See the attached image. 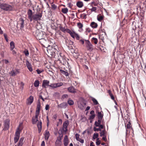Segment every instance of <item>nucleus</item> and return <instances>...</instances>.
<instances>
[{
	"label": "nucleus",
	"instance_id": "24",
	"mask_svg": "<svg viewBox=\"0 0 146 146\" xmlns=\"http://www.w3.org/2000/svg\"><path fill=\"white\" fill-rule=\"evenodd\" d=\"M91 98L94 105H97L99 104L97 100L95 98L93 97H91Z\"/></svg>",
	"mask_w": 146,
	"mask_h": 146
},
{
	"label": "nucleus",
	"instance_id": "13",
	"mask_svg": "<svg viewBox=\"0 0 146 146\" xmlns=\"http://www.w3.org/2000/svg\"><path fill=\"white\" fill-rule=\"evenodd\" d=\"M80 135L78 133H76L75 134L76 139L77 141H79L82 143H84V140L79 138Z\"/></svg>",
	"mask_w": 146,
	"mask_h": 146
},
{
	"label": "nucleus",
	"instance_id": "51",
	"mask_svg": "<svg viewBox=\"0 0 146 146\" xmlns=\"http://www.w3.org/2000/svg\"><path fill=\"white\" fill-rule=\"evenodd\" d=\"M94 131H101V129L100 128H96L95 127H94Z\"/></svg>",
	"mask_w": 146,
	"mask_h": 146
},
{
	"label": "nucleus",
	"instance_id": "41",
	"mask_svg": "<svg viewBox=\"0 0 146 146\" xmlns=\"http://www.w3.org/2000/svg\"><path fill=\"white\" fill-rule=\"evenodd\" d=\"M98 133H94L93 135V138L95 139L96 138H98Z\"/></svg>",
	"mask_w": 146,
	"mask_h": 146
},
{
	"label": "nucleus",
	"instance_id": "8",
	"mask_svg": "<svg viewBox=\"0 0 146 146\" xmlns=\"http://www.w3.org/2000/svg\"><path fill=\"white\" fill-rule=\"evenodd\" d=\"M10 120L9 119H6L4 122V127L3 129L4 130H8L9 127Z\"/></svg>",
	"mask_w": 146,
	"mask_h": 146
},
{
	"label": "nucleus",
	"instance_id": "54",
	"mask_svg": "<svg viewBox=\"0 0 146 146\" xmlns=\"http://www.w3.org/2000/svg\"><path fill=\"white\" fill-rule=\"evenodd\" d=\"M68 95L67 94H66L63 95L62 96V98L63 99H64L65 98H68Z\"/></svg>",
	"mask_w": 146,
	"mask_h": 146
},
{
	"label": "nucleus",
	"instance_id": "33",
	"mask_svg": "<svg viewBox=\"0 0 146 146\" xmlns=\"http://www.w3.org/2000/svg\"><path fill=\"white\" fill-rule=\"evenodd\" d=\"M58 133L59 134V135L58 137L59 138L62 139L63 136V134L62 131H60V130H59Z\"/></svg>",
	"mask_w": 146,
	"mask_h": 146
},
{
	"label": "nucleus",
	"instance_id": "14",
	"mask_svg": "<svg viewBox=\"0 0 146 146\" xmlns=\"http://www.w3.org/2000/svg\"><path fill=\"white\" fill-rule=\"evenodd\" d=\"M33 96H31L27 99V104L28 105H30L33 103Z\"/></svg>",
	"mask_w": 146,
	"mask_h": 146
},
{
	"label": "nucleus",
	"instance_id": "62",
	"mask_svg": "<svg viewBox=\"0 0 146 146\" xmlns=\"http://www.w3.org/2000/svg\"><path fill=\"white\" fill-rule=\"evenodd\" d=\"M62 139L58 137L57 139L56 140L58 142H61Z\"/></svg>",
	"mask_w": 146,
	"mask_h": 146
},
{
	"label": "nucleus",
	"instance_id": "25",
	"mask_svg": "<svg viewBox=\"0 0 146 146\" xmlns=\"http://www.w3.org/2000/svg\"><path fill=\"white\" fill-rule=\"evenodd\" d=\"M90 26L92 28H96L97 27L98 25L96 23L93 22L91 23Z\"/></svg>",
	"mask_w": 146,
	"mask_h": 146
},
{
	"label": "nucleus",
	"instance_id": "10",
	"mask_svg": "<svg viewBox=\"0 0 146 146\" xmlns=\"http://www.w3.org/2000/svg\"><path fill=\"white\" fill-rule=\"evenodd\" d=\"M49 81L47 80H44L42 82V87L43 88H46L48 86H49Z\"/></svg>",
	"mask_w": 146,
	"mask_h": 146
},
{
	"label": "nucleus",
	"instance_id": "37",
	"mask_svg": "<svg viewBox=\"0 0 146 146\" xmlns=\"http://www.w3.org/2000/svg\"><path fill=\"white\" fill-rule=\"evenodd\" d=\"M59 28L61 31L65 33V29L64 28L62 27L61 25H60L59 26Z\"/></svg>",
	"mask_w": 146,
	"mask_h": 146
},
{
	"label": "nucleus",
	"instance_id": "22",
	"mask_svg": "<svg viewBox=\"0 0 146 146\" xmlns=\"http://www.w3.org/2000/svg\"><path fill=\"white\" fill-rule=\"evenodd\" d=\"M60 71L61 73L66 76H68L69 75L67 71L63 70L62 69H60Z\"/></svg>",
	"mask_w": 146,
	"mask_h": 146
},
{
	"label": "nucleus",
	"instance_id": "28",
	"mask_svg": "<svg viewBox=\"0 0 146 146\" xmlns=\"http://www.w3.org/2000/svg\"><path fill=\"white\" fill-rule=\"evenodd\" d=\"M32 123L33 124H35L38 121V117H33L32 119Z\"/></svg>",
	"mask_w": 146,
	"mask_h": 146
},
{
	"label": "nucleus",
	"instance_id": "35",
	"mask_svg": "<svg viewBox=\"0 0 146 146\" xmlns=\"http://www.w3.org/2000/svg\"><path fill=\"white\" fill-rule=\"evenodd\" d=\"M105 130H102L100 133V135L101 137L105 136Z\"/></svg>",
	"mask_w": 146,
	"mask_h": 146
},
{
	"label": "nucleus",
	"instance_id": "57",
	"mask_svg": "<svg viewBox=\"0 0 146 146\" xmlns=\"http://www.w3.org/2000/svg\"><path fill=\"white\" fill-rule=\"evenodd\" d=\"M36 71H37V73L38 74H40V73L42 72V71H43V70H40L38 69H37L36 70Z\"/></svg>",
	"mask_w": 146,
	"mask_h": 146
},
{
	"label": "nucleus",
	"instance_id": "30",
	"mask_svg": "<svg viewBox=\"0 0 146 146\" xmlns=\"http://www.w3.org/2000/svg\"><path fill=\"white\" fill-rule=\"evenodd\" d=\"M126 128V133L128 131V129H129L131 127V126L130 122H128V123L127 124L126 126H125Z\"/></svg>",
	"mask_w": 146,
	"mask_h": 146
},
{
	"label": "nucleus",
	"instance_id": "34",
	"mask_svg": "<svg viewBox=\"0 0 146 146\" xmlns=\"http://www.w3.org/2000/svg\"><path fill=\"white\" fill-rule=\"evenodd\" d=\"M76 34L74 32H71L70 34L71 36L73 38H75V34Z\"/></svg>",
	"mask_w": 146,
	"mask_h": 146
},
{
	"label": "nucleus",
	"instance_id": "1",
	"mask_svg": "<svg viewBox=\"0 0 146 146\" xmlns=\"http://www.w3.org/2000/svg\"><path fill=\"white\" fill-rule=\"evenodd\" d=\"M28 17L31 22L33 20L35 21H38L41 20V18L42 16V13H36L33 15L32 11L29 9L28 12Z\"/></svg>",
	"mask_w": 146,
	"mask_h": 146
},
{
	"label": "nucleus",
	"instance_id": "58",
	"mask_svg": "<svg viewBox=\"0 0 146 146\" xmlns=\"http://www.w3.org/2000/svg\"><path fill=\"white\" fill-rule=\"evenodd\" d=\"M40 102H39L37 104V110H40Z\"/></svg>",
	"mask_w": 146,
	"mask_h": 146
},
{
	"label": "nucleus",
	"instance_id": "36",
	"mask_svg": "<svg viewBox=\"0 0 146 146\" xmlns=\"http://www.w3.org/2000/svg\"><path fill=\"white\" fill-rule=\"evenodd\" d=\"M68 103L70 105H72L74 104L73 101L71 100H68Z\"/></svg>",
	"mask_w": 146,
	"mask_h": 146
},
{
	"label": "nucleus",
	"instance_id": "21",
	"mask_svg": "<svg viewBox=\"0 0 146 146\" xmlns=\"http://www.w3.org/2000/svg\"><path fill=\"white\" fill-rule=\"evenodd\" d=\"M10 49L11 50H13L15 47V44L13 41H11L10 43Z\"/></svg>",
	"mask_w": 146,
	"mask_h": 146
},
{
	"label": "nucleus",
	"instance_id": "38",
	"mask_svg": "<svg viewBox=\"0 0 146 146\" xmlns=\"http://www.w3.org/2000/svg\"><path fill=\"white\" fill-rule=\"evenodd\" d=\"M92 40L94 42L95 44H96L98 42V40L95 37H93L92 38Z\"/></svg>",
	"mask_w": 146,
	"mask_h": 146
},
{
	"label": "nucleus",
	"instance_id": "27",
	"mask_svg": "<svg viewBox=\"0 0 146 146\" xmlns=\"http://www.w3.org/2000/svg\"><path fill=\"white\" fill-rule=\"evenodd\" d=\"M98 119H102L103 117V115L101 112H98Z\"/></svg>",
	"mask_w": 146,
	"mask_h": 146
},
{
	"label": "nucleus",
	"instance_id": "52",
	"mask_svg": "<svg viewBox=\"0 0 146 146\" xmlns=\"http://www.w3.org/2000/svg\"><path fill=\"white\" fill-rule=\"evenodd\" d=\"M100 144V142L99 140V138H98L97 139V141L96 142V144L97 145H98Z\"/></svg>",
	"mask_w": 146,
	"mask_h": 146
},
{
	"label": "nucleus",
	"instance_id": "3",
	"mask_svg": "<svg viewBox=\"0 0 146 146\" xmlns=\"http://www.w3.org/2000/svg\"><path fill=\"white\" fill-rule=\"evenodd\" d=\"M0 8L5 11H11L13 9V7L8 4L0 3Z\"/></svg>",
	"mask_w": 146,
	"mask_h": 146
},
{
	"label": "nucleus",
	"instance_id": "39",
	"mask_svg": "<svg viewBox=\"0 0 146 146\" xmlns=\"http://www.w3.org/2000/svg\"><path fill=\"white\" fill-rule=\"evenodd\" d=\"M40 110H37L36 111L35 117L36 118L38 117V116L39 114Z\"/></svg>",
	"mask_w": 146,
	"mask_h": 146
},
{
	"label": "nucleus",
	"instance_id": "6",
	"mask_svg": "<svg viewBox=\"0 0 146 146\" xmlns=\"http://www.w3.org/2000/svg\"><path fill=\"white\" fill-rule=\"evenodd\" d=\"M17 26H19L20 28L22 29L24 27V20L22 18H21L19 19V20L17 23Z\"/></svg>",
	"mask_w": 146,
	"mask_h": 146
},
{
	"label": "nucleus",
	"instance_id": "20",
	"mask_svg": "<svg viewBox=\"0 0 146 146\" xmlns=\"http://www.w3.org/2000/svg\"><path fill=\"white\" fill-rule=\"evenodd\" d=\"M77 6L79 8H82L83 6V2L81 1H78L76 3Z\"/></svg>",
	"mask_w": 146,
	"mask_h": 146
},
{
	"label": "nucleus",
	"instance_id": "32",
	"mask_svg": "<svg viewBox=\"0 0 146 146\" xmlns=\"http://www.w3.org/2000/svg\"><path fill=\"white\" fill-rule=\"evenodd\" d=\"M39 82L38 80H36L34 83V85L35 87H37L39 86Z\"/></svg>",
	"mask_w": 146,
	"mask_h": 146
},
{
	"label": "nucleus",
	"instance_id": "23",
	"mask_svg": "<svg viewBox=\"0 0 146 146\" xmlns=\"http://www.w3.org/2000/svg\"><path fill=\"white\" fill-rule=\"evenodd\" d=\"M37 127L39 132H40L42 129V122L41 121L38 122L37 124Z\"/></svg>",
	"mask_w": 146,
	"mask_h": 146
},
{
	"label": "nucleus",
	"instance_id": "40",
	"mask_svg": "<svg viewBox=\"0 0 146 146\" xmlns=\"http://www.w3.org/2000/svg\"><path fill=\"white\" fill-rule=\"evenodd\" d=\"M61 144V142H58L57 141H56L55 142V146H60Z\"/></svg>",
	"mask_w": 146,
	"mask_h": 146
},
{
	"label": "nucleus",
	"instance_id": "42",
	"mask_svg": "<svg viewBox=\"0 0 146 146\" xmlns=\"http://www.w3.org/2000/svg\"><path fill=\"white\" fill-rule=\"evenodd\" d=\"M103 19V17L102 16H100L97 17V20L100 21H101Z\"/></svg>",
	"mask_w": 146,
	"mask_h": 146
},
{
	"label": "nucleus",
	"instance_id": "64",
	"mask_svg": "<svg viewBox=\"0 0 146 146\" xmlns=\"http://www.w3.org/2000/svg\"><path fill=\"white\" fill-rule=\"evenodd\" d=\"M41 146H45V142L44 141H43L42 142Z\"/></svg>",
	"mask_w": 146,
	"mask_h": 146
},
{
	"label": "nucleus",
	"instance_id": "18",
	"mask_svg": "<svg viewBox=\"0 0 146 146\" xmlns=\"http://www.w3.org/2000/svg\"><path fill=\"white\" fill-rule=\"evenodd\" d=\"M50 134L49 131L47 130H46L45 131V133L44 134V138L45 140H48L50 136Z\"/></svg>",
	"mask_w": 146,
	"mask_h": 146
},
{
	"label": "nucleus",
	"instance_id": "11",
	"mask_svg": "<svg viewBox=\"0 0 146 146\" xmlns=\"http://www.w3.org/2000/svg\"><path fill=\"white\" fill-rule=\"evenodd\" d=\"M26 64L29 70L31 72H32L33 70L32 66L28 60H27Z\"/></svg>",
	"mask_w": 146,
	"mask_h": 146
},
{
	"label": "nucleus",
	"instance_id": "50",
	"mask_svg": "<svg viewBox=\"0 0 146 146\" xmlns=\"http://www.w3.org/2000/svg\"><path fill=\"white\" fill-rule=\"evenodd\" d=\"M71 32L72 31L70 29H65V32H66L70 34Z\"/></svg>",
	"mask_w": 146,
	"mask_h": 146
},
{
	"label": "nucleus",
	"instance_id": "60",
	"mask_svg": "<svg viewBox=\"0 0 146 146\" xmlns=\"http://www.w3.org/2000/svg\"><path fill=\"white\" fill-rule=\"evenodd\" d=\"M49 108V105L48 104L46 105L45 106V109L46 110H48Z\"/></svg>",
	"mask_w": 146,
	"mask_h": 146
},
{
	"label": "nucleus",
	"instance_id": "9",
	"mask_svg": "<svg viewBox=\"0 0 146 146\" xmlns=\"http://www.w3.org/2000/svg\"><path fill=\"white\" fill-rule=\"evenodd\" d=\"M19 73L18 69H15V70H13L9 72V74L11 76H14Z\"/></svg>",
	"mask_w": 146,
	"mask_h": 146
},
{
	"label": "nucleus",
	"instance_id": "49",
	"mask_svg": "<svg viewBox=\"0 0 146 146\" xmlns=\"http://www.w3.org/2000/svg\"><path fill=\"white\" fill-rule=\"evenodd\" d=\"M81 17L83 19H86V15L85 14H83L81 15Z\"/></svg>",
	"mask_w": 146,
	"mask_h": 146
},
{
	"label": "nucleus",
	"instance_id": "53",
	"mask_svg": "<svg viewBox=\"0 0 146 146\" xmlns=\"http://www.w3.org/2000/svg\"><path fill=\"white\" fill-rule=\"evenodd\" d=\"M75 37L76 38L77 40H79L80 38V37L79 35L78 34H75Z\"/></svg>",
	"mask_w": 146,
	"mask_h": 146
},
{
	"label": "nucleus",
	"instance_id": "55",
	"mask_svg": "<svg viewBox=\"0 0 146 146\" xmlns=\"http://www.w3.org/2000/svg\"><path fill=\"white\" fill-rule=\"evenodd\" d=\"M95 115H91L89 117V119H92L94 118Z\"/></svg>",
	"mask_w": 146,
	"mask_h": 146
},
{
	"label": "nucleus",
	"instance_id": "46",
	"mask_svg": "<svg viewBox=\"0 0 146 146\" xmlns=\"http://www.w3.org/2000/svg\"><path fill=\"white\" fill-rule=\"evenodd\" d=\"M24 53L26 56H28L29 55V52L27 50H25L24 51Z\"/></svg>",
	"mask_w": 146,
	"mask_h": 146
},
{
	"label": "nucleus",
	"instance_id": "59",
	"mask_svg": "<svg viewBox=\"0 0 146 146\" xmlns=\"http://www.w3.org/2000/svg\"><path fill=\"white\" fill-rule=\"evenodd\" d=\"M68 6L70 8H71L72 5H71V3H69L67 4Z\"/></svg>",
	"mask_w": 146,
	"mask_h": 146
},
{
	"label": "nucleus",
	"instance_id": "44",
	"mask_svg": "<svg viewBox=\"0 0 146 146\" xmlns=\"http://www.w3.org/2000/svg\"><path fill=\"white\" fill-rule=\"evenodd\" d=\"M56 84L57 88L60 87L63 85V83L62 82H59Z\"/></svg>",
	"mask_w": 146,
	"mask_h": 146
},
{
	"label": "nucleus",
	"instance_id": "15",
	"mask_svg": "<svg viewBox=\"0 0 146 146\" xmlns=\"http://www.w3.org/2000/svg\"><path fill=\"white\" fill-rule=\"evenodd\" d=\"M68 91L71 93H74L76 92V90L72 86H70L68 88Z\"/></svg>",
	"mask_w": 146,
	"mask_h": 146
},
{
	"label": "nucleus",
	"instance_id": "5",
	"mask_svg": "<svg viewBox=\"0 0 146 146\" xmlns=\"http://www.w3.org/2000/svg\"><path fill=\"white\" fill-rule=\"evenodd\" d=\"M19 128H17V130L15 133L14 138V141L15 143L17 142L18 141L20 137Z\"/></svg>",
	"mask_w": 146,
	"mask_h": 146
},
{
	"label": "nucleus",
	"instance_id": "56",
	"mask_svg": "<svg viewBox=\"0 0 146 146\" xmlns=\"http://www.w3.org/2000/svg\"><path fill=\"white\" fill-rule=\"evenodd\" d=\"M51 7L52 8L54 9H55L57 7L54 4L52 5H51Z\"/></svg>",
	"mask_w": 146,
	"mask_h": 146
},
{
	"label": "nucleus",
	"instance_id": "47",
	"mask_svg": "<svg viewBox=\"0 0 146 146\" xmlns=\"http://www.w3.org/2000/svg\"><path fill=\"white\" fill-rule=\"evenodd\" d=\"M3 36H4L6 41L7 42H8L9 41V39L7 37V35L6 34L4 33L3 34Z\"/></svg>",
	"mask_w": 146,
	"mask_h": 146
},
{
	"label": "nucleus",
	"instance_id": "17",
	"mask_svg": "<svg viewBox=\"0 0 146 146\" xmlns=\"http://www.w3.org/2000/svg\"><path fill=\"white\" fill-rule=\"evenodd\" d=\"M24 137H22L21 138L17 144V146H22L23 144V141Z\"/></svg>",
	"mask_w": 146,
	"mask_h": 146
},
{
	"label": "nucleus",
	"instance_id": "4",
	"mask_svg": "<svg viewBox=\"0 0 146 146\" xmlns=\"http://www.w3.org/2000/svg\"><path fill=\"white\" fill-rule=\"evenodd\" d=\"M86 48L87 51L90 52H92L94 50V46L88 40H85Z\"/></svg>",
	"mask_w": 146,
	"mask_h": 146
},
{
	"label": "nucleus",
	"instance_id": "2",
	"mask_svg": "<svg viewBox=\"0 0 146 146\" xmlns=\"http://www.w3.org/2000/svg\"><path fill=\"white\" fill-rule=\"evenodd\" d=\"M33 35L36 37L37 40L40 39L42 38H44L46 37V35L45 33L43 31H41L38 29L36 30L35 32L33 33Z\"/></svg>",
	"mask_w": 146,
	"mask_h": 146
},
{
	"label": "nucleus",
	"instance_id": "7",
	"mask_svg": "<svg viewBox=\"0 0 146 146\" xmlns=\"http://www.w3.org/2000/svg\"><path fill=\"white\" fill-rule=\"evenodd\" d=\"M69 125V122L68 120L65 121L63 124L62 130L63 132L66 133L68 130L67 127Z\"/></svg>",
	"mask_w": 146,
	"mask_h": 146
},
{
	"label": "nucleus",
	"instance_id": "26",
	"mask_svg": "<svg viewBox=\"0 0 146 146\" xmlns=\"http://www.w3.org/2000/svg\"><path fill=\"white\" fill-rule=\"evenodd\" d=\"M102 33V34H100V37H101V39H104V38L106 37V34L105 32H103Z\"/></svg>",
	"mask_w": 146,
	"mask_h": 146
},
{
	"label": "nucleus",
	"instance_id": "45",
	"mask_svg": "<svg viewBox=\"0 0 146 146\" xmlns=\"http://www.w3.org/2000/svg\"><path fill=\"white\" fill-rule=\"evenodd\" d=\"M97 8L96 7H93L92 9H91V11L92 12H96V10Z\"/></svg>",
	"mask_w": 146,
	"mask_h": 146
},
{
	"label": "nucleus",
	"instance_id": "29",
	"mask_svg": "<svg viewBox=\"0 0 146 146\" xmlns=\"http://www.w3.org/2000/svg\"><path fill=\"white\" fill-rule=\"evenodd\" d=\"M101 119H98V121H96L95 123V125L96 127L99 126L101 124Z\"/></svg>",
	"mask_w": 146,
	"mask_h": 146
},
{
	"label": "nucleus",
	"instance_id": "19",
	"mask_svg": "<svg viewBox=\"0 0 146 146\" xmlns=\"http://www.w3.org/2000/svg\"><path fill=\"white\" fill-rule=\"evenodd\" d=\"M68 137L66 135L64 137V144L65 146H67L68 144Z\"/></svg>",
	"mask_w": 146,
	"mask_h": 146
},
{
	"label": "nucleus",
	"instance_id": "63",
	"mask_svg": "<svg viewBox=\"0 0 146 146\" xmlns=\"http://www.w3.org/2000/svg\"><path fill=\"white\" fill-rule=\"evenodd\" d=\"M90 114L92 115H95L94 111L93 110L91 111L90 112Z\"/></svg>",
	"mask_w": 146,
	"mask_h": 146
},
{
	"label": "nucleus",
	"instance_id": "12",
	"mask_svg": "<svg viewBox=\"0 0 146 146\" xmlns=\"http://www.w3.org/2000/svg\"><path fill=\"white\" fill-rule=\"evenodd\" d=\"M42 38L38 40H39V42L42 45H44V44H45L47 42V39L46 37L44 38Z\"/></svg>",
	"mask_w": 146,
	"mask_h": 146
},
{
	"label": "nucleus",
	"instance_id": "31",
	"mask_svg": "<svg viewBox=\"0 0 146 146\" xmlns=\"http://www.w3.org/2000/svg\"><path fill=\"white\" fill-rule=\"evenodd\" d=\"M62 11L63 13L66 14L68 12V9L67 8H62Z\"/></svg>",
	"mask_w": 146,
	"mask_h": 146
},
{
	"label": "nucleus",
	"instance_id": "61",
	"mask_svg": "<svg viewBox=\"0 0 146 146\" xmlns=\"http://www.w3.org/2000/svg\"><path fill=\"white\" fill-rule=\"evenodd\" d=\"M102 139L103 140L106 141L107 140L106 136L105 135V136H104V137L102 138Z\"/></svg>",
	"mask_w": 146,
	"mask_h": 146
},
{
	"label": "nucleus",
	"instance_id": "43",
	"mask_svg": "<svg viewBox=\"0 0 146 146\" xmlns=\"http://www.w3.org/2000/svg\"><path fill=\"white\" fill-rule=\"evenodd\" d=\"M49 86L51 88H57L56 83L51 84L49 85Z\"/></svg>",
	"mask_w": 146,
	"mask_h": 146
},
{
	"label": "nucleus",
	"instance_id": "16",
	"mask_svg": "<svg viewBox=\"0 0 146 146\" xmlns=\"http://www.w3.org/2000/svg\"><path fill=\"white\" fill-rule=\"evenodd\" d=\"M67 106V103L66 102H63L58 105V106L61 108H66Z\"/></svg>",
	"mask_w": 146,
	"mask_h": 146
},
{
	"label": "nucleus",
	"instance_id": "48",
	"mask_svg": "<svg viewBox=\"0 0 146 146\" xmlns=\"http://www.w3.org/2000/svg\"><path fill=\"white\" fill-rule=\"evenodd\" d=\"M78 26L79 29H81L83 27V25L80 23H78Z\"/></svg>",
	"mask_w": 146,
	"mask_h": 146
}]
</instances>
